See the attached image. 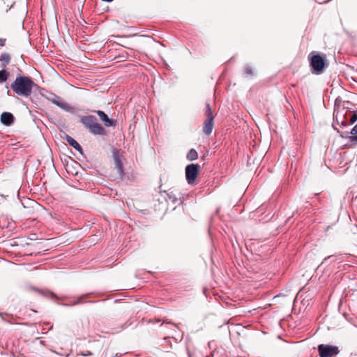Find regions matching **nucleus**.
Returning <instances> with one entry per match:
<instances>
[{"label": "nucleus", "instance_id": "obj_1", "mask_svg": "<svg viewBox=\"0 0 357 357\" xmlns=\"http://www.w3.org/2000/svg\"><path fill=\"white\" fill-rule=\"evenodd\" d=\"M35 86L36 84L29 77L17 75L10 84V88L17 95L27 98L32 93Z\"/></svg>", "mask_w": 357, "mask_h": 357}, {"label": "nucleus", "instance_id": "obj_2", "mask_svg": "<svg viewBox=\"0 0 357 357\" xmlns=\"http://www.w3.org/2000/svg\"><path fill=\"white\" fill-rule=\"evenodd\" d=\"M80 122L93 135L103 136L107 134L105 129L97 122L96 118L93 116H83L80 119Z\"/></svg>", "mask_w": 357, "mask_h": 357}, {"label": "nucleus", "instance_id": "obj_3", "mask_svg": "<svg viewBox=\"0 0 357 357\" xmlns=\"http://www.w3.org/2000/svg\"><path fill=\"white\" fill-rule=\"evenodd\" d=\"M310 64L312 68V72L314 74H320L325 68L324 58L319 54H315L310 59Z\"/></svg>", "mask_w": 357, "mask_h": 357}, {"label": "nucleus", "instance_id": "obj_4", "mask_svg": "<svg viewBox=\"0 0 357 357\" xmlns=\"http://www.w3.org/2000/svg\"><path fill=\"white\" fill-rule=\"evenodd\" d=\"M317 349L320 357H332L340 352L337 347L330 344H321Z\"/></svg>", "mask_w": 357, "mask_h": 357}, {"label": "nucleus", "instance_id": "obj_5", "mask_svg": "<svg viewBox=\"0 0 357 357\" xmlns=\"http://www.w3.org/2000/svg\"><path fill=\"white\" fill-rule=\"evenodd\" d=\"M200 168L198 164H190L185 167V178L188 184H192L195 183Z\"/></svg>", "mask_w": 357, "mask_h": 357}, {"label": "nucleus", "instance_id": "obj_6", "mask_svg": "<svg viewBox=\"0 0 357 357\" xmlns=\"http://www.w3.org/2000/svg\"><path fill=\"white\" fill-rule=\"evenodd\" d=\"M53 104L61 108V109L68 112L70 113H75L76 111L75 107L71 106L69 103L66 102L62 98L58 96V99H56Z\"/></svg>", "mask_w": 357, "mask_h": 357}, {"label": "nucleus", "instance_id": "obj_7", "mask_svg": "<svg viewBox=\"0 0 357 357\" xmlns=\"http://www.w3.org/2000/svg\"><path fill=\"white\" fill-rule=\"evenodd\" d=\"M100 119L103 122L104 125L107 127L115 126L116 121L113 119H109L108 116L101 110L96 111Z\"/></svg>", "mask_w": 357, "mask_h": 357}, {"label": "nucleus", "instance_id": "obj_8", "mask_svg": "<svg viewBox=\"0 0 357 357\" xmlns=\"http://www.w3.org/2000/svg\"><path fill=\"white\" fill-rule=\"evenodd\" d=\"M15 117L10 112H4L1 114L0 121L2 124L10 126L14 123Z\"/></svg>", "mask_w": 357, "mask_h": 357}, {"label": "nucleus", "instance_id": "obj_9", "mask_svg": "<svg viewBox=\"0 0 357 357\" xmlns=\"http://www.w3.org/2000/svg\"><path fill=\"white\" fill-rule=\"evenodd\" d=\"M334 116L338 123H341V125L343 126H348V122L346 119L347 113L344 109L337 111L336 114H334Z\"/></svg>", "mask_w": 357, "mask_h": 357}, {"label": "nucleus", "instance_id": "obj_10", "mask_svg": "<svg viewBox=\"0 0 357 357\" xmlns=\"http://www.w3.org/2000/svg\"><path fill=\"white\" fill-rule=\"evenodd\" d=\"M347 113L346 119L348 122V125L353 124L357 121V110H349L345 109Z\"/></svg>", "mask_w": 357, "mask_h": 357}, {"label": "nucleus", "instance_id": "obj_11", "mask_svg": "<svg viewBox=\"0 0 357 357\" xmlns=\"http://www.w3.org/2000/svg\"><path fill=\"white\" fill-rule=\"evenodd\" d=\"M213 119H212L211 118H210V119H206L204 123V127H203L204 132L206 135H209L213 130Z\"/></svg>", "mask_w": 357, "mask_h": 357}, {"label": "nucleus", "instance_id": "obj_12", "mask_svg": "<svg viewBox=\"0 0 357 357\" xmlns=\"http://www.w3.org/2000/svg\"><path fill=\"white\" fill-rule=\"evenodd\" d=\"M66 141L68 143L69 145H70L71 146H73L75 149H76L77 151H79V153H82V146L79 145V144L72 137L69 136V135H66Z\"/></svg>", "mask_w": 357, "mask_h": 357}, {"label": "nucleus", "instance_id": "obj_13", "mask_svg": "<svg viewBox=\"0 0 357 357\" xmlns=\"http://www.w3.org/2000/svg\"><path fill=\"white\" fill-rule=\"evenodd\" d=\"M350 133L351 136L349 137V141L351 145L357 144V124L352 128Z\"/></svg>", "mask_w": 357, "mask_h": 357}, {"label": "nucleus", "instance_id": "obj_14", "mask_svg": "<svg viewBox=\"0 0 357 357\" xmlns=\"http://www.w3.org/2000/svg\"><path fill=\"white\" fill-rule=\"evenodd\" d=\"M89 294H84L79 297H77L74 301L68 303H63V305L64 306H74L76 305H78L79 303H82V299L86 296H88Z\"/></svg>", "mask_w": 357, "mask_h": 357}, {"label": "nucleus", "instance_id": "obj_15", "mask_svg": "<svg viewBox=\"0 0 357 357\" xmlns=\"http://www.w3.org/2000/svg\"><path fill=\"white\" fill-rule=\"evenodd\" d=\"M34 291H37L39 294H40L41 296H45V297H49V296H51V297H54V298H58L53 292L52 291H45V290H40V289H37L36 288H34L33 287L32 288Z\"/></svg>", "mask_w": 357, "mask_h": 357}, {"label": "nucleus", "instance_id": "obj_16", "mask_svg": "<svg viewBox=\"0 0 357 357\" xmlns=\"http://www.w3.org/2000/svg\"><path fill=\"white\" fill-rule=\"evenodd\" d=\"M0 61L2 63L3 67H6L10 61V54L8 53L1 54Z\"/></svg>", "mask_w": 357, "mask_h": 357}, {"label": "nucleus", "instance_id": "obj_17", "mask_svg": "<svg viewBox=\"0 0 357 357\" xmlns=\"http://www.w3.org/2000/svg\"><path fill=\"white\" fill-rule=\"evenodd\" d=\"M198 158V153L194 149H190L187 154V159L188 160H195Z\"/></svg>", "mask_w": 357, "mask_h": 357}, {"label": "nucleus", "instance_id": "obj_18", "mask_svg": "<svg viewBox=\"0 0 357 357\" xmlns=\"http://www.w3.org/2000/svg\"><path fill=\"white\" fill-rule=\"evenodd\" d=\"M114 162L119 174L123 173V166L121 160L117 154L114 155Z\"/></svg>", "mask_w": 357, "mask_h": 357}, {"label": "nucleus", "instance_id": "obj_19", "mask_svg": "<svg viewBox=\"0 0 357 357\" xmlns=\"http://www.w3.org/2000/svg\"><path fill=\"white\" fill-rule=\"evenodd\" d=\"M9 73L5 70H0V84H2L3 82H5L8 77Z\"/></svg>", "mask_w": 357, "mask_h": 357}, {"label": "nucleus", "instance_id": "obj_20", "mask_svg": "<svg viewBox=\"0 0 357 357\" xmlns=\"http://www.w3.org/2000/svg\"><path fill=\"white\" fill-rule=\"evenodd\" d=\"M167 200L172 202V203H173L174 204H176L178 203H181L180 199H177L176 197V196L174 195H173L172 193H168L167 194Z\"/></svg>", "mask_w": 357, "mask_h": 357}, {"label": "nucleus", "instance_id": "obj_21", "mask_svg": "<svg viewBox=\"0 0 357 357\" xmlns=\"http://www.w3.org/2000/svg\"><path fill=\"white\" fill-rule=\"evenodd\" d=\"M206 116H207V119H210V118H211L212 119H214V116L213 115V112L209 103L206 104Z\"/></svg>", "mask_w": 357, "mask_h": 357}, {"label": "nucleus", "instance_id": "obj_22", "mask_svg": "<svg viewBox=\"0 0 357 357\" xmlns=\"http://www.w3.org/2000/svg\"><path fill=\"white\" fill-rule=\"evenodd\" d=\"M45 98L53 103L56 99H58V96L53 93H49L47 96H45Z\"/></svg>", "mask_w": 357, "mask_h": 357}, {"label": "nucleus", "instance_id": "obj_23", "mask_svg": "<svg viewBox=\"0 0 357 357\" xmlns=\"http://www.w3.org/2000/svg\"><path fill=\"white\" fill-rule=\"evenodd\" d=\"M244 73H245V75L251 76V75H253V74H254V70L251 66H246L245 68Z\"/></svg>", "mask_w": 357, "mask_h": 357}, {"label": "nucleus", "instance_id": "obj_24", "mask_svg": "<svg viewBox=\"0 0 357 357\" xmlns=\"http://www.w3.org/2000/svg\"><path fill=\"white\" fill-rule=\"evenodd\" d=\"M335 259V257L333 255H331V256H328V257H326L324 258L322 264L324 262V261H326L328 259Z\"/></svg>", "mask_w": 357, "mask_h": 357}, {"label": "nucleus", "instance_id": "obj_25", "mask_svg": "<svg viewBox=\"0 0 357 357\" xmlns=\"http://www.w3.org/2000/svg\"><path fill=\"white\" fill-rule=\"evenodd\" d=\"M82 355L83 356H91L92 355V353L89 351H87L85 353H82Z\"/></svg>", "mask_w": 357, "mask_h": 357}, {"label": "nucleus", "instance_id": "obj_26", "mask_svg": "<svg viewBox=\"0 0 357 357\" xmlns=\"http://www.w3.org/2000/svg\"><path fill=\"white\" fill-rule=\"evenodd\" d=\"M6 40L3 38H0V46H3L5 45Z\"/></svg>", "mask_w": 357, "mask_h": 357}, {"label": "nucleus", "instance_id": "obj_27", "mask_svg": "<svg viewBox=\"0 0 357 357\" xmlns=\"http://www.w3.org/2000/svg\"><path fill=\"white\" fill-rule=\"evenodd\" d=\"M121 354H116L113 357H121Z\"/></svg>", "mask_w": 357, "mask_h": 357}, {"label": "nucleus", "instance_id": "obj_28", "mask_svg": "<svg viewBox=\"0 0 357 357\" xmlns=\"http://www.w3.org/2000/svg\"><path fill=\"white\" fill-rule=\"evenodd\" d=\"M189 357H192L190 354H189Z\"/></svg>", "mask_w": 357, "mask_h": 357}]
</instances>
